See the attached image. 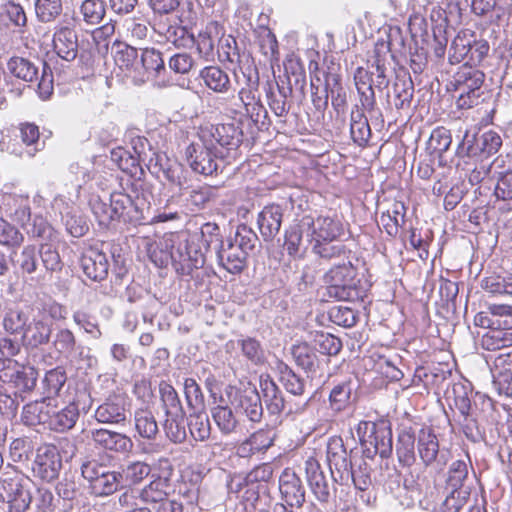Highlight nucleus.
<instances>
[{
	"instance_id": "1",
	"label": "nucleus",
	"mask_w": 512,
	"mask_h": 512,
	"mask_svg": "<svg viewBox=\"0 0 512 512\" xmlns=\"http://www.w3.org/2000/svg\"><path fill=\"white\" fill-rule=\"evenodd\" d=\"M223 242L220 227L216 223L206 222L185 241L166 243V247H171L170 252H163L159 259L154 254L152 259L159 266L166 265L170 259L177 273L190 275L193 270L203 267L206 253L212 247L217 252Z\"/></svg>"
},
{
	"instance_id": "2",
	"label": "nucleus",
	"mask_w": 512,
	"mask_h": 512,
	"mask_svg": "<svg viewBox=\"0 0 512 512\" xmlns=\"http://www.w3.org/2000/svg\"><path fill=\"white\" fill-rule=\"evenodd\" d=\"M353 79L359 104H355L350 112V136L356 145L364 147L371 137V128L365 111L374 110L376 95L371 87L369 75L361 67L355 69Z\"/></svg>"
},
{
	"instance_id": "3",
	"label": "nucleus",
	"mask_w": 512,
	"mask_h": 512,
	"mask_svg": "<svg viewBox=\"0 0 512 512\" xmlns=\"http://www.w3.org/2000/svg\"><path fill=\"white\" fill-rule=\"evenodd\" d=\"M417 453L425 469L441 471L448 461V453L445 449H440L438 437L431 427H422L418 431ZM425 473L426 470L416 476L411 473V477L420 491L429 492L432 485Z\"/></svg>"
},
{
	"instance_id": "4",
	"label": "nucleus",
	"mask_w": 512,
	"mask_h": 512,
	"mask_svg": "<svg viewBox=\"0 0 512 512\" xmlns=\"http://www.w3.org/2000/svg\"><path fill=\"white\" fill-rule=\"evenodd\" d=\"M233 81L236 86L233 91L237 90V97L246 112L253 118L256 116L255 121H258L260 112L265 115L267 111L261 103L259 92V72L253 61L246 60L245 63H239L232 70Z\"/></svg>"
},
{
	"instance_id": "5",
	"label": "nucleus",
	"mask_w": 512,
	"mask_h": 512,
	"mask_svg": "<svg viewBox=\"0 0 512 512\" xmlns=\"http://www.w3.org/2000/svg\"><path fill=\"white\" fill-rule=\"evenodd\" d=\"M484 79V73L468 62L458 68L447 84V90L453 93L459 109H469L478 105Z\"/></svg>"
},
{
	"instance_id": "6",
	"label": "nucleus",
	"mask_w": 512,
	"mask_h": 512,
	"mask_svg": "<svg viewBox=\"0 0 512 512\" xmlns=\"http://www.w3.org/2000/svg\"><path fill=\"white\" fill-rule=\"evenodd\" d=\"M356 432L366 458L373 459L377 454L383 459L391 456L393 446L392 430L389 424L384 421L379 423L361 421Z\"/></svg>"
},
{
	"instance_id": "7",
	"label": "nucleus",
	"mask_w": 512,
	"mask_h": 512,
	"mask_svg": "<svg viewBox=\"0 0 512 512\" xmlns=\"http://www.w3.org/2000/svg\"><path fill=\"white\" fill-rule=\"evenodd\" d=\"M81 473L95 496L112 495L121 485L119 472L110 470L107 465L97 460L84 462L81 465Z\"/></svg>"
},
{
	"instance_id": "8",
	"label": "nucleus",
	"mask_w": 512,
	"mask_h": 512,
	"mask_svg": "<svg viewBox=\"0 0 512 512\" xmlns=\"http://www.w3.org/2000/svg\"><path fill=\"white\" fill-rule=\"evenodd\" d=\"M495 315L494 330L482 336L481 343L486 350H502L512 346V307L492 305L489 307Z\"/></svg>"
},
{
	"instance_id": "9",
	"label": "nucleus",
	"mask_w": 512,
	"mask_h": 512,
	"mask_svg": "<svg viewBox=\"0 0 512 512\" xmlns=\"http://www.w3.org/2000/svg\"><path fill=\"white\" fill-rule=\"evenodd\" d=\"M205 137L203 132L199 141L192 142L186 147L185 159L195 173L211 175L218 169L216 158H224L226 155L222 152H213L216 150L214 142L206 143Z\"/></svg>"
},
{
	"instance_id": "10",
	"label": "nucleus",
	"mask_w": 512,
	"mask_h": 512,
	"mask_svg": "<svg viewBox=\"0 0 512 512\" xmlns=\"http://www.w3.org/2000/svg\"><path fill=\"white\" fill-rule=\"evenodd\" d=\"M302 227L306 229L308 243L336 241L344 235V226L337 216L319 215L302 217Z\"/></svg>"
},
{
	"instance_id": "11",
	"label": "nucleus",
	"mask_w": 512,
	"mask_h": 512,
	"mask_svg": "<svg viewBox=\"0 0 512 512\" xmlns=\"http://www.w3.org/2000/svg\"><path fill=\"white\" fill-rule=\"evenodd\" d=\"M18 476L0 478V501L6 504L7 512H27L32 496Z\"/></svg>"
},
{
	"instance_id": "12",
	"label": "nucleus",
	"mask_w": 512,
	"mask_h": 512,
	"mask_svg": "<svg viewBox=\"0 0 512 512\" xmlns=\"http://www.w3.org/2000/svg\"><path fill=\"white\" fill-rule=\"evenodd\" d=\"M230 402L241 411L251 422H260L263 416L261 397L254 386L242 389L228 386L225 390Z\"/></svg>"
},
{
	"instance_id": "13",
	"label": "nucleus",
	"mask_w": 512,
	"mask_h": 512,
	"mask_svg": "<svg viewBox=\"0 0 512 512\" xmlns=\"http://www.w3.org/2000/svg\"><path fill=\"white\" fill-rule=\"evenodd\" d=\"M112 211L116 219H122L128 223H141L146 219L145 210L149 209L143 198L133 199L129 194L114 191L110 195Z\"/></svg>"
},
{
	"instance_id": "14",
	"label": "nucleus",
	"mask_w": 512,
	"mask_h": 512,
	"mask_svg": "<svg viewBox=\"0 0 512 512\" xmlns=\"http://www.w3.org/2000/svg\"><path fill=\"white\" fill-rule=\"evenodd\" d=\"M38 372L30 365L17 361L3 362L0 368V382L8 384L20 392H28L35 388Z\"/></svg>"
},
{
	"instance_id": "15",
	"label": "nucleus",
	"mask_w": 512,
	"mask_h": 512,
	"mask_svg": "<svg viewBox=\"0 0 512 512\" xmlns=\"http://www.w3.org/2000/svg\"><path fill=\"white\" fill-rule=\"evenodd\" d=\"M10 258L15 273L20 277L36 282L44 279L39 262L38 249L35 245L28 244L21 250L13 251Z\"/></svg>"
},
{
	"instance_id": "16",
	"label": "nucleus",
	"mask_w": 512,
	"mask_h": 512,
	"mask_svg": "<svg viewBox=\"0 0 512 512\" xmlns=\"http://www.w3.org/2000/svg\"><path fill=\"white\" fill-rule=\"evenodd\" d=\"M1 216L25 228L31 219V202L27 193H4L0 199Z\"/></svg>"
},
{
	"instance_id": "17",
	"label": "nucleus",
	"mask_w": 512,
	"mask_h": 512,
	"mask_svg": "<svg viewBox=\"0 0 512 512\" xmlns=\"http://www.w3.org/2000/svg\"><path fill=\"white\" fill-rule=\"evenodd\" d=\"M87 437L91 439L95 448L112 453L126 454L133 448V441L129 436L104 428L88 430Z\"/></svg>"
},
{
	"instance_id": "18",
	"label": "nucleus",
	"mask_w": 512,
	"mask_h": 512,
	"mask_svg": "<svg viewBox=\"0 0 512 512\" xmlns=\"http://www.w3.org/2000/svg\"><path fill=\"white\" fill-rule=\"evenodd\" d=\"M62 467V461L54 445H42L37 448L32 471L36 477L50 482L55 480Z\"/></svg>"
},
{
	"instance_id": "19",
	"label": "nucleus",
	"mask_w": 512,
	"mask_h": 512,
	"mask_svg": "<svg viewBox=\"0 0 512 512\" xmlns=\"http://www.w3.org/2000/svg\"><path fill=\"white\" fill-rule=\"evenodd\" d=\"M112 53L116 66L126 77L131 78L132 82L137 85L140 67V50L125 42L115 40L112 44Z\"/></svg>"
},
{
	"instance_id": "20",
	"label": "nucleus",
	"mask_w": 512,
	"mask_h": 512,
	"mask_svg": "<svg viewBox=\"0 0 512 512\" xmlns=\"http://www.w3.org/2000/svg\"><path fill=\"white\" fill-rule=\"evenodd\" d=\"M327 461L336 482L350 480L352 463L341 439H332L327 447Z\"/></svg>"
},
{
	"instance_id": "21",
	"label": "nucleus",
	"mask_w": 512,
	"mask_h": 512,
	"mask_svg": "<svg viewBox=\"0 0 512 512\" xmlns=\"http://www.w3.org/2000/svg\"><path fill=\"white\" fill-rule=\"evenodd\" d=\"M265 92L271 111L278 117L286 116L290 109L288 99L292 95L289 77L268 81Z\"/></svg>"
},
{
	"instance_id": "22",
	"label": "nucleus",
	"mask_w": 512,
	"mask_h": 512,
	"mask_svg": "<svg viewBox=\"0 0 512 512\" xmlns=\"http://www.w3.org/2000/svg\"><path fill=\"white\" fill-rule=\"evenodd\" d=\"M94 418L101 424H123L127 419V404L125 398L122 395L109 396L96 408Z\"/></svg>"
},
{
	"instance_id": "23",
	"label": "nucleus",
	"mask_w": 512,
	"mask_h": 512,
	"mask_svg": "<svg viewBox=\"0 0 512 512\" xmlns=\"http://www.w3.org/2000/svg\"><path fill=\"white\" fill-rule=\"evenodd\" d=\"M53 51L61 59L71 62L78 55V36L73 28L59 24L55 26L52 39Z\"/></svg>"
},
{
	"instance_id": "24",
	"label": "nucleus",
	"mask_w": 512,
	"mask_h": 512,
	"mask_svg": "<svg viewBox=\"0 0 512 512\" xmlns=\"http://www.w3.org/2000/svg\"><path fill=\"white\" fill-rule=\"evenodd\" d=\"M83 273L92 281L101 282L108 276L109 261L107 255L97 248L87 249L80 260Z\"/></svg>"
},
{
	"instance_id": "25",
	"label": "nucleus",
	"mask_w": 512,
	"mask_h": 512,
	"mask_svg": "<svg viewBox=\"0 0 512 512\" xmlns=\"http://www.w3.org/2000/svg\"><path fill=\"white\" fill-rule=\"evenodd\" d=\"M282 499L290 506L300 508L305 502V490L300 478L290 469H285L279 478Z\"/></svg>"
},
{
	"instance_id": "26",
	"label": "nucleus",
	"mask_w": 512,
	"mask_h": 512,
	"mask_svg": "<svg viewBox=\"0 0 512 512\" xmlns=\"http://www.w3.org/2000/svg\"><path fill=\"white\" fill-rule=\"evenodd\" d=\"M216 255L219 264L233 274L240 273L245 268L248 256L228 238L217 249Z\"/></svg>"
},
{
	"instance_id": "27",
	"label": "nucleus",
	"mask_w": 512,
	"mask_h": 512,
	"mask_svg": "<svg viewBox=\"0 0 512 512\" xmlns=\"http://www.w3.org/2000/svg\"><path fill=\"white\" fill-rule=\"evenodd\" d=\"M154 30L165 37L168 42H171L176 47H191L194 45L195 37L189 33L186 27L171 24L169 19H156L154 23Z\"/></svg>"
},
{
	"instance_id": "28",
	"label": "nucleus",
	"mask_w": 512,
	"mask_h": 512,
	"mask_svg": "<svg viewBox=\"0 0 512 512\" xmlns=\"http://www.w3.org/2000/svg\"><path fill=\"white\" fill-rule=\"evenodd\" d=\"M199 491L190 489L181 494L179 499L167 497L154 507L155 512H200L198 506Z\"/></svg>"
},
{
	"instance_id": "29",
	"label": "nucleus",
	"mask_w": 512,
	"mask_h": 512,
	"mask_svg": "<svg viewBox=\"0 0 512 512\" xmlns=\"http://www.w3.org/2000/svg\"><path fill=\"white\" fill-rule=\"evenodd\" d=\"M51 335L52 324L46 322L42 317L32 316L31 322L21 336V341L26 347L37 348L48 344Z\"/></svg>"
},
{
	"instance_id": "30",
	"label": "nucleus",
	"mask_w": 512,
	"mask_h": 512,
	"mask_svg": "<svg viewBox=\"0 0 512 512\" xmlns=\"http://www.w3.org/2000/svg\"><path fill=\"white\" fill-rule=\"evenodd\" d=\"M49 415V428L55 432H65L75 426L79 418V408L74 402H70L60 409L51 403Z\"/></svg>"
},
{
	"instance_id": "31",
	"label": "nucleus",
	"mask_w": 512,
	"mask_h": 512,
	"mask_svg": "<svg viewBox=\"0 0 512 512\" xmlns=\"http://www.w3.org/2000/svg\"><path fill=\"white\" fill-rule=\"evenodd\" d=\"M172 485L170 479L159 474H152L150 482L139 490V499L146 504H158L170 496Z\"/></svg>"
},
{
	"instance_id": "32",
	"label": "nucleus",
	"mask_w": 512,
	"mask_h": 512,
	"mask_svg": "<svg viewBox=\"0 0 512 512\" xmlns=\"http://www.w3.org/2000/svg\"><path fill=\"white\" fill-rule=\"evenodd\" d=\"M31 318L29 307L13 305L4 310L2 326L8 334L22 336Z\"/></svg>"
},
{
	"instance_id": "33",
	"label": "nucleus",
	"mask_w": 512,
	"mask_h": 512,
	"mask_svg": "<svg viewBox=\"0 0 512 512\" xmlns=\"http://www.w3.org/2000/svg\"><path fill=\"white\" fill-rule=\"evenodd\" d=\"M305 472L310 489L317 500L328 502L330 497L329 484L318 461L314 458L307 459L305 462Z\"/></svg>"
},
{
	"instance_id": "34",
	"label": "nucleus",
	"mask_w": 512,
	"mask_h": 512,
	"mask_svg": "<svg viewBox=\"0 0 512 512\" xmlns=\"http://www.w3.org/2000/svg\"><path fill=\"white\" fill-rule=\"evenodd\" d=\"M165 70L161 53L154 48L140 49V67L137 85L143 84L151 77H156Z\"/></svg>"
},
{
	"instance_id": "35",
	"label": "nucleus",
	"mask_w": 512,
	"mask_h": 512,
	"mask_svg": "<svg viewBox=\"0 0 512 512\" xmlns=\"http://www.w3.org/2000/svg\"><path fill=\"white\" fill-rule=\"evenodd\" d=\"M283 213L279 205H268L259 213L257 223L265 241L272 240L279 232Z\"/></svg>"
},
{
	"instance_id": "36",
	"label": "nucleus",
	"mask_w": 512,
	"mask_h": 512,
	"mask_svg": "<svg viewBox=\"0 0 512 512\" xmlns=\"http://www.w3.org/2000/svg\"><path fill=\"white\" fill-rule=\"evenodd\" d=\"M325 283L327 295L339 301H356L365 296V289L358 286L356 280L325 281Z\"/></svg>"
},
{
	"instance_id": "37",
	"label": "nucleus",
	"mask_w": 512,
	"mask_h": 512,
	"mask_svg": "<svg viewBox=\"0 0 512 512\" xmlns=\"http://www.w3.org/2000/svg\"><path fill=\"white\" fill-rule=\"evenodd\" d=\"M210 136L214 142L222 148H226L227 153L236 151L242 142L243 133L235 123L220 124L213 128Z\"/></svg>"
},
{
	"instance_id": "38",
	"label": "nucleus",
	"mask_w": 512,
	"mask_h": 512,
	"mask_svg": "<svg viewBox=\"0 0 512 512\" xmlns=\"http://www.w3.org/2000/svg\"><path fill=\"white\" fill-rule=\"evenodd\" d=\"M205 87L218 94H227L232 90L229 75L219 66L204 67L199 74Z\"/></svg>"
},
{
	"instance_id": "39",
	"label": "nucleus",
	"mask_w": 512,
	"mask_h": 512,
	"mask_svg": "<svg viewBox=\"0 0 512 512\" xmlns=\"http://www.w3.org/2000/svg\"><path fill=\"white\" fill-rule=\"evenodd\" d=\"M27 15L23 6L12 0L0 5V27H15L23 32L27 26Z\"/></svg>"
},
{
	"instance_id": "40",
	"label": "nucleus",
	"mask_w": 512,
	"mask_h": 512,
	"mask_svg": "<svg viewBox=\"0 0 512 512\" xmlns=\"http://www.w3.org/2000/svg\"><path fill=\"white\" fill-rule=\"evenodd\" d=\"M151 466L144 461H128L120 467L121 484L126 487L139 485L151 474Z\"/></svg>"
},
{
	"instance_id": "41",
	"label": "nucleus",
	"mask_w": 512,
	"mask_h": 512,
	"mask_svg": "<svg viewBox=\"0 0 512 512\" xmlns=\"http://www.w3.org/2000/svg\"><path fill=\"white\" fill-rule=\"evenodd\" d=\"M211 415L222 434L230 435L236 431L238 420L223 397H220L219 403L211 408Z\"/></svg>"
},
{
	"instance_id": "42",
	"label": "nucleus",
	"mask_w": 512,
	"mask_h": 512,
	"mask_svg": "<svg viewBox=\"0 0 512 512\" xmlns=\"http://www.w3.org/2000/svg\"><path fill=\"white\" fill-rule=\"evenodd\" d=\"M417 435L411 428L403 429L399 435L396 444V455L402 466H412L416 461L415 442Z\"/></svg>"
},
{
	"instance_id": "43",
	"label": "nucleus",
	"mask_w": 512,
	"mask_h": 512,
	"mask_svg": "<svg viewBox=\"0 0 512 512\" xmlns=\"http://www.w3.org/2000/svg\"><path fill=\"white\" fill-rule=\"evenodd\" d=\"M52 400L43 399L26 404L22 411V421L29 426L49 423Z\"/></svg>"
},
{
	"instance_id": "44",
	"label": "nucleus",
	"mask_w": 512,
	"mask_h": 512,
	"mask_svg": "<svg viewBox=\"0 0 512 512\" xmlns=\"http://www.w3.org/2000/svg\"><path fill=\"white\" fill-rule=\"evenodd\" d=\"M80 20L89 26H96L102 22L106 15V3L104 0H83L78 7Z\"/></svg>"
},
{
	"instance_id": "45",
	"label": "nucleus",
	"mask_w": 512,
	"mask_h": 512,
	"mask_svg": "<svg viewBox=\"0 0 512 512\" xmlns=\"http://www.w3.org/2000/svg\"><path fill=\"white\" fill-rule=\"evenodd\" d=\"M470 471L473 472L469 458H467V460L459 459L453 461L447 471V488L453 490L454 492L460 490L465 485V482L469 479Z\"/></svg>"
},
{
	"instance_id": "46",
	"label": "nucleus",
	"mask_w": 512,
	"mask_h": 512,
	"mask_svg": "<svg viewBox=\"0 0 512 512\" xmlns=\"http://www.w3.org/2000/svg\"><path fill=\"white\" fill-rule=\"evenodd\" d=\"M67 180L75 187L77 193L94 177V166L88 160L72 162L67 170Z\"/></svg>"
},
{
	"instance_id": "47",
	"label": "nucleus",
	"mask_w": 512,
	"mask_h": 512,
	"mask_svg": "<svg viewBox=\"0 0 512 512\" xmlns=\"http://www.w3.org/2000/svg\"><path fill=\"white\" fill-rule=\"evenodd\" d=\"M306 229L302 227V219L285 232L284 248L292 257L302 255L306 250Z\"/></svg>"
},
{
	"instance_id": "48",
	"label": "nucleus",
	"mask_w": 512,
	"mask_h": 512,
	"mask_svg": "<svg viewBox=\"0 0 512 512\" xmlns=\"http://www.w3.org/2000/svg\"><path fill=\"white\" fill-rule=\"evenodd\" d=\"M135 429L140 437L154 440L159 433L154 414L148 409H138L134 414Z\"/></svg>"
},
{
	"instance_id": "49",
	"label": "nucleus",
	"mask_w": 512,
	"mask_h": 512,
	"mask_svg": "<svg viewBox=\"0 0 512 512\" xmlns=\"http://www.w3.org/2000/svg\"><path fill=\"white\" fill-rule=\"evenodd\" d=\"M54 244L55 243H42L38 249L42 274L44 276L48 273L60 272L63 269V262Z\"/></svg>"
},
{
	"instance_id": "50",
	"label": "nucleus",
	"mask_w": 512,
	"mask_h": 512,
	"mask_svg": "<svg viewBox=\"0 0 512 512\" xmlns=\"http://www.w3.org/2000/svg\"><path fill=\"white\" fill-rule=\"evenodd\" d=\"M7 69L11 75L25 82L38 79V67L23 57H11L7 62Z\"/></svg>"
},
{
	"instance_id": "51",
	"label": "nucleus",
	"mask_w": 512,
	"mask_h": 512,
	"mask_svg": "<svg viewBox=\"0 0 512 512\" xmlns=\"http://www.w3.org/2000/svg\"><path fill=\"white\" fill-rule=\"evenodd\" d=\"M361 68L369 75V78L371 79V87L374 90L377 89L379 91H382L383 89L389 86V68L386 65L385 58H382L378 51H376L374 60L370 65V68L374 69L375 71H370L368 69H365L364 67Z\"/></svg>"
},
{
	"instance_id": "52",
	"label": "nucleus",
	"mask_w": 512,
	"mask_h": 512,
	"mask_svg": "<svg viewBox=\"0 0 512 512\" xmlns=\"http://www.w3.org/2000/svg\"><path fill=\"white\" fill-rule=\"evenodd\" d=\"M328 97H331V105L337 112H343L347 105V92L341 83V76L335 72H327Z\"/></svg>"
},
{
	"instance_id": "53",
	"label": "nucleus",
	"mask_w": 512,
	"mask_h": 512,
	"mask_svg": "<svg viewBox=\"0 0 512 512\" xmlns=\"http://www.w3.org/2000/svg\"><path fill=\"white\" fill-rule=\"evenodd\" d=\"M307 343H299L292 346L291 353L296 364L307 373H314L318 367V357Z\"/></svg>"
},
{
	"instance_id": "54",
	"label": "nucleus",
	"mask_w": 512,
	"mask_h": 512,
	"mask_svg": "<svg viewBox=\"0 0 512 512\" xmlns=\"http://www.w3.org/2000/svg\"><path fill=\"white\" fill-rule=\"evenodd\" d=\"M35 15L39 22L48 24L56 21L63 12L62 0H35Z\"/></svg>"
},
{
	"instance_id": "55",
	"label": "nucleus",
	"mask_w": 512,
	"mask_h": 512,
	"mask_svg": "<svg viewBox=\"0 0 512 512\" xmlns=\"http://www.w3.org/2000/svg\"><path fill=\"white\" fill-rule=\"evenodd\" d=\"M159 393L165 416H175L176 414L185 413L178 393L172 385L165 382L160 383Z\"/></svg>"
},
{
	"instance_id": "56",
	"label": "nucleus",
	"mask_w": 512,
	"mask_h": 512,
	"mask_svg": "<svg viewBox=\"0 0 512 512\" xmlns=\"http://www.w3.org/2000/svg\"><path fill=\"white\" fill-rule=\"evenodd\" d=\"M261 388L267 409L271 414H279L287 407L282 392L272 380L262 381Z\"/></svg>"
},
{
	"instance_id": "57",
	"label": "nucleus",
	"mask_w": 512,
	"mask_h": 512,
	"mask_svg": "<svg viewBox=\"0 0 512 512\" xmlns=\"http://www.w3.org/2000/svg\"><path fill=\"white\" fill-rule=\"evenodd\" d=\"M118 34L122 38L134 40H142L148 34V26L146 21L141 18L128 17L125 18L119 28Z\"/></svg>"
},
{
	"instance_id": "58",
	"label": "nucleus",
	"mask_w": 512,
	"mask_h": 512,
	"mask_svg": "<svg viewBox=\"0 0 512 512\" xmlns=\"http://www.w3.org/2000/svg\"><path fill=\"white\" fill-rule=\"evenodd\" d=\"M66 381V372L62 367H56L47 371L42 380L43 393L46 395L45 399L52 400L53 396L58 395Z\"/></svg>"
},
{
	"instance_id": "59",
	"label": "nucleus",
	"mask_w": 512,
	"mask_h": 512,
	"mask_svg": "<svg viewBox=\"0 0 512 512\" xmlns=\"http://www.w3.org/2000/svg\"><path fill=\"white\" fill-rule=\"evenodd\" d=\"M73 322L93 339H100L102 331L95 315L85 309H77L72 315Z\"/></svg>"
},
{
	"instance_id": "60",
	"label": "nucleus",
	"mask_w": 512,
	"mask_h": 512,
	"mask_svg": "<svg viewBox=\"0 0 512 512\" xmlns=\"http://www.w3.org/2000/svg\"><path fill=\"white\" fill-rule=\"evenodd\" d=\"M27 233L42 243H57L59 240V233L40 215L34 216L32 227Z\"/></svg>"
},
{
	"instance_id": "61",
	"label": "nucleus",
	"mask_w": 512,
	"mask_h": 512,
	"mask_svg": "<svg viewBox=\"0 0 512 512\" xmlns=\"http://www.w3.org/2000/svg\"><path fill=\"white\" fill-rule=\"evenodd\" d=\"M188 427L191 436L196 441H205L209 438L211 427L209 418L205 413L194 411L188 417Z\"/></svg>"
},
{
	"instance_id": "62",
	"label": "nucleus",
	"mask_w": 512,
	"mask_h": 512,
	"mask_svg": "<svg viewBox=\"0 0 512 512\" xmlns=\"http://www.w3.org/2000/svg\"><path fill=\"white\" fill-rule=\"evenodd\" d=\"M184 418L185 413L165 416L163 429L167 438L174 443H182L187 437Z\"/></svg>"
},
{
	"instance_id": "63",
	"label": "nucleus",
	"mask_w": 512,
	"mask_h": 512,
	"mask_svg": "<svg viewBox=\"0 0 512 512\" xmlns=\"http://www.w3.org/2000/svg\"><path fill=\"white\" fill-rule=\"evenodd\" d=\"M217 198V188L213 186H198L188 191L185 197L187 205L192 206L191 210L202 209L205 205Z\"/></svg>"
},
{
	"instance_id": "64",
	"label": "nucleus",
	"mask_w": 512,
	"mask_h": 512,
	"mask_svg": "<svg viewBox=\"0 0 512 512\" xmlns=\"http://www.w3.org/2000/svg\"><path fill=\"white\" fill-rule=\"evenodd\" d=\"M52 346L57 353L68 359L74 353L76 337L70 329L60 328L53 337Z\"/></svg>"
}]
</instances>
